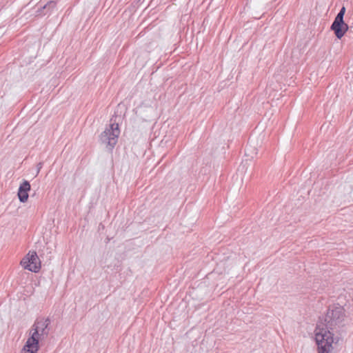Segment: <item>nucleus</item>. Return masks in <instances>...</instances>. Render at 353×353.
Instances as JSON below:
<instances>
[{"label":"nucleus","mask_w":353,"mask_h":353,"mask_svg":"<svg viewBox=\"0 0 353 353\" xmlns=\"http://www.w3.org/2000/svg\"><path fill=\"white\" fill-rule=\"evenodd\" d=\"M30 190V184L28 181H23L18 190V197L21 203H25L28 199V192Z\"/></svg>","instance_id":"5"},{"label":"nucleus","mask_w":353,"mask_h":353,"mask_svg":"<svg viewBox=\"0 0 353 353\" xmlns=\"http://www.w3.org/2000/svg\"><path fill=\"white\" fill-rule=\"evenodd\" d=\"M125 15H128V12L125 11Z\"/></svg>","instance_id":"12"},{"label":"nucleus","mask_w":353,"mask_h":353,"mask_svg":"<svg viewBox=\"0 0 353 353\" xmlns=\"http://www.w3.org/2000/svg\"><path fill=\"white\" fill-rule=\"evenodd\" d=\"M120 134L119 124L113 117L110 119L109 128H107L99 136V140L101 143L105 145L106 148L112 150L116 145L118 138Z\"/></svg>","instance_id":"3"},{"label":"nucleus","mask_w":353,"mask_h":353,"mask_svg":"<svg viewBox=\"0 0 353 353\" xmlns=\"http://www.w3.org/2000/svg\"><path fill=\"white\" fill-rule=\"evenodd\" d=\"M347 23H332L330 29L338 39H341L348 30Z\"/></svg>","instance_id":"6"},{"label":"nucleus","mask_w":353,"mask_h":353,"mask_svg":"<svg viewBox=\"0 0 353 353\" xmlns=\"http://www.w3.org/2000/svg\"><path fill=\"white\" fill-rule=\"evenodd\" d=\"M186 16H184V17H185ZM183 21H185V20H188V19H185V18H183Z\"/></svg>","instance_id":"11"},{"label":"nucleus","mask_w":353,"mask_h":353,"mask_svg":"<svg viewBox=\"0 0 353 353\" xmlns=\"http://www.w3.org/2000/svg\"><path fill=\"white\" fill-rule=\"evenodd\" d=\"M39 0H31L26 6L27 8H32L39 3Z\"/></svg>","instance_id":"9"},{"label":"nucleus","mask_w":353,"mask_h":353,"mask_svg":"<svg viewBox=\"0 0 353 353\" xmlns=\"http://www.w3.org/2000/svg\"><path fill=\"white\" fill-rule=\"evenodd\" d=\"M345 314L344 308L337 305L330 306L326 314L319 318L315 330V340L319 353H332V343L336 334L344 326Z\"/></svg>","instance_id":"1"},{"label":"nucleus","mask_w":353,"mask_h":353,"mask_svg":"<svg viewBox=\"0 0 353 353\" xmlns=\"http://www.w3.org/2000/svg\"><path fill=\"white\" fill-rule=\"evenodd\" d=\"M42 165H43V163L41 162H40L37 164L38 172H39L40 169L42 168Z\"/></svg>","instance_id":"10"},{"label":"nucleus","mask_w":353,"mask_h":353,"mask_svg":"<svg viewBox=\"0 0 353 353\" xmlns=\"http://www.w3.org/2000/svg\"><path fill=\"white\" fill-rule=\"evenodd\" d=\"M49 318H38L34 321L30 331V336L23 346L21 353H36L39 350L40 340L46 339L49 334Z\"/></svg>","instance_id":"2"},{"label":"nucleus","mask_w":353,"mask_h":353,"mask_svg":"<svg viewBox=\"0 0 353 353\" xmlns=\"http://www.w3.org/2000/svg\"><path fill=\"white\" fill-rule=\"evenodd\" d=\"M56 3L54 1L48 2L44 6H40L35 12L36 16L46 15L50 13V9L55 7Z\"/></svg>","instance_id":"7"},{"label":"nucleus","mask_w":353,"mask_h":353,"mask_svg":"<svg viewBox=\"0 0 353 353\" xmlns=\"http://www.w3.org/2000/svg\"><path fill=\"white\" fill-rule=\"evenodd\" d=\"M345 12V8L343 6L340 10L339 12L335 17V19L333 22H344L343 21V17Z\"/></svg>","instance_id":"8"},{"label":"nucleus","mask_w":353,"mask_h":353,"mask_svg":"<svg viewBox=\"0 0 353 353\" xmlns=\"http://www.w3.org/2000/svg\"><path fill=\"white\" fill-rule=\"evenodd\" d=\"M21 265L26 270L38 272L41 269V262L36 252H30L21 261Z\"/></svg>","instance_id":"4"}]
</instances>
